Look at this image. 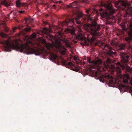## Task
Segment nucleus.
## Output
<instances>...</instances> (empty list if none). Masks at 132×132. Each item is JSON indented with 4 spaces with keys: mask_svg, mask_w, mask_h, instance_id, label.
Wrapping results in <instances>:
<instances>
[{
    "mask_svg": "<svg viewBox=\"0 0 132 132\" xmlns=\"http://www.w3.org/2000/svg\"><path fill=\"white\" fill-rule=\"evenodd\" d=\"M121 87L122 89H124L125 91H126V90H127L128 88V87L127 86L124 85H122Z\"/></svg>",
    "mask_w": 132,
    "mask_h": 132,
    "instance_id": "4be33fe9",
    "label": "nucleus"
},
{
    "mask_svg": "<svg viewBox=\"0 0 132 132\" xmlns=\"http://www.w3.org/2000/svg\"><path fill=\"white\" fill-rule=\"evenodd\" d=\"M58 34L60 36H61V35H62V33L60 32H58Z\"/></svg>",
    "mask_w": 132,
    "mask_h": 132,
    "instance_id": "2f4dec72",
    "label": "nucleus"
},
{
    "mask_svg": "<svg viewBox=\"0 0 132 132\" xmlns=\"http://www.w3.org/2000/svg\"><path fill=\"white\" fill-rule=\"evenodd\" d=\"M125 47V44H121L119 46V50H124Z\"/></svg>",
    "mask_w": 132,
    "mask_h": 132,
    "instance_id": "f3484780",
    "label": "nucleus"
},
{
    "mask_svg": "<svg viewBox=\"0 0 132 132\" xmlns=\"http://www.w3.org/2000/svg\"><path fill=\"white\" fill-rule=\"evenodd\" d=\"M23 27V26H19L18 27V28L20 29V30H21V29H22V28Z\"/></svg>",
    "mask_w": 132,
    "mask_h": 132,
    "instance_id": "c756f323",
    "label": "nucleus"
},
{
    "mask_svg": "<svg viewBox=\"0 0 132 132\" xmlns=\"http://www.w3.org/2000/svg\"><path fill=\"white\" fill-rule=\"evenodd\" d=\"M65 1H67L68 0H64Z\"/></svg>",
    "mask_w": 132,
    "mask_h": 132,
    "instance_id": "37998d69",
    "label": "nucleus"
},
{
    "mask_svg": "<svg viewBox=\"0 0 132 132\" xmlns=\"http://www.w3.org/2000/svg\"><path fill=\"white\" fill-rule=\"evenodd\" d=\"M4 30L6 33H8L10 31L9 28L7 26H5L4 27Z\"/></svg>",
    "mask_w": 132,
    "mask_h": 132,
    "instance_id": "5701e85b",
    "label": "nucleus"
},
{
    "mask_svg": "<svg viewBox=\"0 0 132 132\" xmlns=\"http://www.w3.org/2000/svg\"><path fill=\"white\" fill-rule=\"evenodd\" d=\"M82 59L84 61H86L83 62L84 64L88 63L90 64L89 65L91 68L94 69L97 67H100V66L99 65L102 63V61L100 59H98L95 61L92 60L91 61V59L90 57H88L87 58L85 56H84Z\"/></svg>",
    "mask_w": 132,
    "mask_h": 132,
    "instance_id": "6e6552de",
    "label": "nucleus"
},
{
    "mask_svg": "<svg viewBox=\"0 0 132 132\" xmlns=\"http://www.w3.org/2000/svg\"><path fill=\"white\" fill-rule=\"evenodd\" d=\"M48 24L47 22H46L45 23V24Z\"/></svg>",
    "mask_w": 132,
    "mask_h": 132,
    "instance_id": "ea45409f",
    "label": "nucleus"
},
{
    "mask_svg": "<svg viewBox=\"0 0 132 132\" xmlns=\"http://www.w3.org/2000/svg\"><path fill=\"white\" fill-rule=\"evenodd\" d=\"M58 2L60 4H61L62 3V4H61V5H63V3L61 1H59V2H57V3H58Z\"/></svg>",
    "mask_w": 132,
    "mask_h": 132,
    "instance_id": "72a5a7b5",
    "label": "nucleus"
},
{
    "mask_svg": "<svg viewBox=\"0 0 132 132\" xmlns=\"http://www.w3.org/2000/svg\"><path fill=\"white\" fill-rule=\"evenodd\" d=\"M110 83V84H112L113 83V80L111 79L110 80H109V81Z\"/></svg>",
    "mask_w": 132,
    "mask_h": 132,
    "instance_id": "7c9ffc66",
    "label": "nucleus"
},
{
    "mask_svg": "<svg viewBox=\"0 0 132 132\" xmlns=\"http://www.w3.org/2000/svg\"><path fill=\"white\" fill-rule=\"evenodd\" d=\"M62 41L65 43V45L67 47L69 48L71 47V46L69 43L68 40L65 39H64L62 40Z\"/></svg>",
    "mask_w": 132,
    "mask_h": 132,
    "instance_id": "2eb2a0df",
    "label": "nucleus"
},
{
    "mask_svg": "<svg viewBox=\"0 0 132 132\" xmlns=\"http://www.w3.org/2000/svg\"><path fill=\"white\" fill-rule=\"evenodd\" d=\"M79 3V2L78 1H74V2L71 3L70 5H67V7L76 8L77 7V6H76L75 5L78 4Z\"/></svg>",
    "mask_w": 132,
    "mask_h": 132,
    "instance_id": "4468645a",
    "label": "nucleus"
},
{
    "mask_svg": "<svg viewBox=\"0 0 132 132\" xmlns=\"http://www.w3.org/2000/svg\"><path fill=\"white\" fill-rule=\"evenodd\" d=\"M128 29L127 30V33L128 37H126L125 40L127 42L128 45L130 46L131 45V41L132 40V22L130 23L129 26H128Z\"/></svg>",
    "mask_w": 132,
    "mask_h": 132,
    "instance_id": "1a4fd4ad",
    "label": "nucleus"
},
{
    "mask_svg": "<svg viewBox=\"0 0 132 132\" xmlns=\"http://www.w3.org/2000/svg\"><path fill=\"white\" fill-rule=\"evenodd\" d=\"M12 11H11V12H10L9 13V14H11L12 13Z\"/></svg>",
    "mask_w": 132,
    "mask_h": 132,
    "instance_id": "4c0bfd02",
    "label": "nucleus"
},
{
    "mask_svg": "<svg viewBox=\"0 0 132 132\" xmlns=\"http://www.w3.org/2000/svg\"><path fill=\"white\" fill-rule=\"evenodd\" d=\"M120 58H121V63L118 62L116 65L112 64L111 65L112 71L113 72H116V74L120 73L121 71L120 66L122 70L125 71H129L130 67L127 64L129 63L130 59V55L129 54L125 52H120L119 53Z\"/></svg>",
    "mask_w": 132,
    "mask_h": 132,
    "instance_id": "20e7f679",
    "label": "nucleus"
},
{
    "mask_svg": "<svg viewBox=\"0 0 132 132\" xmlns=\"http://www.w3.org/2000/svg\"><path fill=\"white\" fill-rule=\"evenodd\" d=\"M17 29V28L16 27H15V28H13V30H10V33H11L12 32H15V30L16 29Z\"/></svg>",
    "mask_w": 132,
    "mask_h": 132,
    "instance_id": "a878e982",
    "label": "nucleus"
},
{
    "mask_svg": "<svg viewBox=\"0 0 132 132\" xmlns=\"http://www.w3.org/2000/svg\"><path fill=\"white\" fill-rule=\"evenodd\" d=\"M76 29L73 27H70L65 29L66 32L70 33L72 35L74 36L75 38L81 41V44L83 46L88 45V41L87 40L82 34L79 33L76 35L75 33Z\"/></svg>",
    "mask_w": 132,
    "mask_h": 132,
    "instance_id": "423d86ee",
    "label": "nucleus"
},
{
    "mask_svg": "<svg viewBox=\"0 0 132 132\" xmlns=\"http://www.w3.org/2000/svg\"><path fill=\"white\" fill-rule=\"evenodd\" d=\"M46 37L48 40L51 41L52 44L47 43L44 39H42L41 42L44 45L48 50V52L50 53V56L52 59L57 60L58 59V56L53 52V51H58L62 55L65 54L67 49L61 44V40H56L55 42H54L53 41V39H54V37L50 34L46 36Z\"/></svg>",
    "mask_w": 132,
    "mask_h": 132,
    "instance_id": "7ed1b4c3",
    "label": "nucleus"
},
{
    "mask_svg": "<svg viewBox=\"0 0 132 132\" xmlns=\"http://www.w3.org/2000/svg\"><path fill=\"white\" fill-rule=\"evenodd\" d=\"M52 7L54 9H55L56 8V6L55 4H54L52 6Z\"/></svg>",
    "mask_w": 132,
    "mask_h": 132,
    "instance_id": "473e14b6",
    "label": "nucleus"
},
{
    "mask_svg": "<svg viewBox=\"0 0 132 132\" xmlns=\"http://www.w3.org/2000/svg\"><path fill=\"white\" fill-rule=\"evenodd\" d=\"M28 20L30 22H32L33 21V19L32 18H29L28 19Z\"/></svg>",
    "mask_w": 132,
    "mask_h": 132,
    "instance_id": "cd10ccee",
    "label": "nucleus"
},
{
    "mask_svg": "<svg viewBox=\"0 0 132 132\" xmlns=\"http://www.w3.org/2000/svg\"><path fill=\"white\" fill-rule=\"evenodd\" d=\"M95 75L96 77L97 76V72H96L95 74Z\"/></svg>",
    "mask_w": 132,
    "mask_h": 132,
    "instance_id": "c9c22d12",
    "label": "nucleus"
},
{
    "mask_svg": "<svg viewBox=\"0 0 132 132\" xmlns=\"http://www.w3.org/2000/svg\"><path fill=\"white\" fill-rule=\"evenodd\" d=\"M75 43H77V41H75Z\"/></svg>",
    "mask_w": 132,
    "mask_h": 132,
    "instance_id": "58836bf2",
    "label": "nucleus"
},
{
    "mask_svg": "<svg viewBox=\"0 0 132 132\" xmlns=\"http://www.w3.org/2000/svg\"><path fill=\"white\" fill-rule=\"evenodd\" d=\"M103 49L107 51L106 53L110 57H113L116 54V50L113 49L109 45L105 44L104 45Z\"/></svg>",
    "mask_w": 132,
    "mask_h": 132,
    "instance_id": "9d476101",
    "label": "nucleus"
},
{
    "mask_svg": "<svg viewBox=\"0 0 132 132\" xmlns=\"http://www.w3.org/2000/svg\"><path fill=\"white\" fill-rule=\"evenodd\" d=\"M113 2L115 6L118 7V9L120 11H126L125 17H127L132 16V7L129 6L130 4L126 0H120L119 2L114 1Z\"/></svg>",
    "mask_w": 132,
    "mask_h": 132,
    "instance_id": "39448f33",
    "label": "nucleus"
},
{
    "mask_svg": "<svg viewBox=\"0 0 132 132\" xmlns=\"http://www.w3.org/2000/svg\"><path fill=\"white\" fill-rule=\"evenodd\" d=\"M130 77L127 74H125L124 75L123 77L122 81L125 84H127L129 82L128 81V80L129 79Z\"/></svg>",
    "mask_w": 132,
    "mask_h": 132,
    "instance_id": "ddd939ff",
    "label": "nucleus"
},
{
    "mask_svg": "<svg viewBox=\"0 0 132 132\" xmlns=\"http://www.w3.org/2000/svg\"><path fill=\"white\" fill-rule=\"evenodd\" d=\"M86 12H87V13H88L89 12V10H86Z\"/></svg>",
    "mask_w": 132,
    "mask_h": 132,
    "instance_id": "e433bc0d",
    "label": "nucleus"
},
{
    "mask_svg": "<svg viewBox=\"0 0 132 132\" xmlns=\"http://www.w3.org/2000/svg\"><path fill=\"white\" fill-rule=\"evenodd\" d=\"M63 64L65 66V67L67 68H69L70 69L74 71L77 72L79 71V69L71 62H68L66 61H63Z\"/></svg>",
    "mask_w": 132,
    "mask_h": 132,
    "instance_id": "9b49d317",
    "label": "nucleus"
},
{
    "mask_svg": "<svg viewBox=\"0 0 132 132\" xmlns=\"http://www.w3.org/2000/svg\"><path fill=\"white\" fill-rule=\"evenodd\" d=\"M120 26L121 27L122 29L124 30H126V23L125 22H123L120 24Z\"/></svg>",
    "mask_w": 132,
    "mask_h": 132,
    "instance_id": "a211bd4d",
    "label": "nucleus"
},
{
    "mask_svg": "<svg viewBox=\"0 0 132 132\" xmlns=\"http://www.w3.org/2000/svg\"><path fill=\"white\" fill-rule=\"evenodd\" d=\"M36 37V33H34L32 34L30 38L31 40H34L35 39Z\"/></svg>",
    "mask_w": 132,
    "mask_h": 132,
    "instance_id": "412c9836",
    "label": "nucleus"
},
{
    "mask_svg": "<svg viewBox=\"0 0 132 132\" xmlns=\"http://www.w3.org/2000/svg\"><path fill=\"white\" fill-rule=\"evenodd\" d=\"M42 32L43 33L47 34L49 32V30L47 28H45L43 29Z\"/></svg>",
    "mask_w": 132,
    "mask_h": 132,
    "instance_id": "6ab92c4d",
    "label": "nucleus"
},
{
    "mask_svg": "<svg viewBox=\"0 0 132 132\" xmlns=\"http://www.w3.org/2000/svg\"><path fill=\"white\" fill-rule=\"evenodd\" d=\"M16 6L18 7H20L24 5V4L21 3L19 0H17L16 2Z\"/></svg>",
    "mask_w": 132,
    "mask_h": 132,
    "instance_id": "dca6fc26",
    "label": "nucleus"
},
{
    "mask_svg": "<svg viewBox=\"0 0 132 132\" xmlns=\"http://www.w3.org/2000/svg\"><path fill=\"white\" fill-rule=\"evenodd\" d=\"M0 44H3L6 51L11 52L12 49L16 50L21 52H23L27 54H34L36 55L40 54V52L38 49L31 48L30 44L34 46L35 43L31 41H26L25 44H19L16 43L15 44H10L8 40H2L0 42Z\"/></svg>",
    "mask_w": 132,
    "mask_h": 132,
    "instance_id": "f03ea898",
    "label": "nucleus"
},
{
    "mask_svg": "<svg viewBox=\"0 0 132 132\" xmlns=\"http://www.w3.org/2000/svg\"><path fill=\"white\" fill-rule=\"evenodd\" d=\"M98 79L101 82H103L105 81V79H110L112 78V77L108 74H105L100 77H98Z\"/></svg>",
    "mask_w": 132,
    "mask_h": 132,
    "instance_id": "f8f14e48",
    "label": "nucleus"
},
{
    "mask_svg": "<svg viewBox=\"0 0 132 132\" xmlns=\"http://www.w3.org/2000/svg\"><path fill=\"white\" fill-rule=\"evenodd\" d=\"M74 60L76 61L77 64L79 63H81V61L76 56H75L73 57Z\"/></svg>",
    "mask_w": 132,
    "mask_h": 132,
    "instance_id": "aec40b11",
    "label": "nucleus"
},
{
    "mask_svg": "<svg viewBox=\"0 0 132 132\" xmlns=\"http://www.w3.org/2000/svg\"><path fill=\"white\" fill-rule=\"evenodd\" d=\"M104 6L110 12V13H109L107 11L104 10L102 8L100 9V10L99 12L100 13L102 17H104L107 16L109 15L114 13L115 12V10L113 7L111 3H110L108 4H105Z\"/></svg>",
    "mask_w": 132,
    "mask_h": 132,
    "instance_id": "0eeeda50",
    "label": "nucleus"
},
{
    "mask_svg": "<svg viewBox=\"0 0 132 132\" xmlns=\"http://www.w3.org/2000/svg\"><path fill=\"white\" fill-rule=\"evenodd\" d=\"M17 12L20 14H23L24 13V11L22 10H18Z\"/></svg>",
    "mask_w": 132,
    "mask_h": 132,
    "instance_id": "bb28decb",
    "label": "nucleus"
},
{
    "mask_svg": "<svg viewBox=\"0 0 132 132\" xmlns=\"http://www.w3.org/2000/svg\"><path fill=\"white\" fill-rule=\"evenodd\" d=\"M80 2L81 3H88L87 1L85 0H81V1Z\"/></svg>",
    "mask_w": 132,
    "mask_h": 132,
    "instance_id": "c85d7f7f",
    "label": "nucleus"
},
{
    "mask_svg": "<svg viewBox=\"0 0 132 132\" xmlns=\"http://www.w3.org/2000/svg\"><path fill=\"white\" fill-rule=\"evenodd\" d=\"M107 62L109 63L111 62L110 60L109 59H108L107 60Z\"/></svg>",
    "mask_w": 132,
    "mask_h": 132,
    "instance_id": "f704fd0d",
    "label": "nucleus"
},
{
    "mask_svg": "<svg viewBox=\"0 0 132 132\" xmlns=\"http://www.w3.org/2000/svg\"><path fill=\"white\" fill-rule=\"evenodd\" d=\"M61 24V25H63V23H62Z\"/></svg>",
    "mask_w": 132,
    "mask_h": 132,
    "instance_id": "a19ab883",
    "label": "nucleus"
},
{
    "mask_svg": "<svg viewBox=\"0 0 132 132\" xmlns=\"http://www.w3.org/2000/svg\"><path fill=\"white\" fill-rule=\"evenodd\" d=\"M15 14V12H13V14Z\"/></svg>",
    "mask_w": 132,
    "mask_h": 132,
    "instance_id": "79ce46f5",
    "label": "nucleus"
},
{
    "mask_svg": "<svg viewBox=\"0 0 132 132\" xmlns=\"http://www.w3.org/2000/svg\"><path fill=\"white\" fill-rule=\"evenodd\" d=\"M0 36L3 38H5L7 36V35L3 32H1L0 33Z\"/></svg>",
    "mask_w": 132,
    "mask_h": 132,
    "instance_id": "b1692460",
    "label": "nucleus"
},
{
    "mask_svg": "<svg viewBox=\"0 0 132 132\" xmlns=\"http://www.w3.org/2000/svg\"><path fill=\"white\" fill-rule=\"evenodd\" d=\"M24 31L27 32L30 31L31 30V28H26L24 29Z\"/></svg>",
    "mask_w": 132,
    "mask_h": 132,
    "instance_id": "393cba45",
    "label": "nucleus"
},
{
    "mask_svg": "<svg viewBox=\"0 0 132 132\" xmlns=\"http://www.w3.org/2000/svg\"><path fill=\"white\" fill-rule=\"evenodd\" d=\"M77 17L73 19L66 20L64 22V24L68 26H71L75 24L80 25L82 23L90 21L91 23L90 26L87 25L85 27V29L90 32L87 34V37L88 40L91 42H93L97 36L101 34V33L97 32L100 29V26L97 24L96 21L91 17L90 14H84L81 12H77Z\"/></svg>",
    "mask_w": 132,
    "mask_h": 132,
    "instance_id": "f257e3e1",
    "label": "nucleus"
}]
</instances>
